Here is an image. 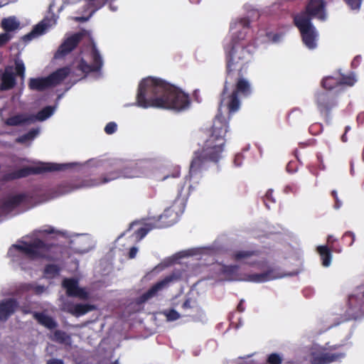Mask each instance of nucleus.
Listing matches in <instances>:
<instances>
[{
    "mask_svg": "<svg viewBox=\"0 0 364 364\" xmlns=\"http://www.w3.org/2000/svg\"><path fill=\"white\" fill-rule=\"evenodd\" d=\"M245 36V33L240 32L239 36H232L230 43L225 47V80L221 93L219 112L225 106L230 115L237 112L240 107L238 95L248 97L252 92L249 81L244 77L247 57L250 55Z\"/></svg>",
    "mask_w": 364,
    "mask_h": 364,
    "instance_id": "f257e3e1",
    "label": "nucleus"
},
{
    "mask_svg": "<svg viewBox=\"0 0 364 364\" xmlns=\"http://www.w3.org/2000/svg\"><path fill=\"white\" fill-rule=\"evenodd\" d=\"M191 105L189 95L174 85L159 78L149 77L139 85L136 105L144 109H159L183 111Z\"/></svg>",
    "mask_w": 364,
    "mask_h": 364,
    "instance_id": "f03ea898",
    "label": "nucleus"
},
{
    "mask_svg": "<svg viewBox=\"0 0 364 364\" xmlns=\"http://www.w3.org/2000/svg\"><path fill=\"white\" fill-rule=\"evenodd\" d=\"M228 128V122L221 113L218 114L202 149L194 152L189 168L190 178L201 176L211 162L218 163L221 159Z\"/></svg>",
    "mask_w": 364,
    "mask_h": 364,
    "instance_id": "7ed1b4c3",
    "label": "nucleus"
},
{
    "mask_svg": "<svg viewBox=\"0 0 364 364\" xmlns=\"http://www.w3.org/2000/svg\"><path fill=\"white\" fill-rule=\"evenodd\" d=\"M337 348L336 346H329L326 348L318 345H313L304 355L303 360L300 358L299 364H328L336 362L344 358L345 353H333Z\"/></svg>",
    "mask_w": 364,
    "mask_h": 364,
    "instance_id": "20e7f679",
    "label": "nucleus"
},
{
    "mask_svg": "<svg viewBox=\"0 0 364 364\" xmlns=\"http://www.w3.org/2000/svg\"><path fill=\"white\" fill-rule=\"evenodd\" d=\"M117 166L121 169L109 173L103 178L102 183H107L120 177L129 178L144 177L148 172L147 163L144 161H132L123 166L118 165Z\"/></svg>",
    "mask_w": 364,
    "mask_h": 364,
    "instance_id": "39448f33",
    "label": "nucleus"
},
{
    "mask_svg": "<svg viewBox=\"0 0 364 364\" xmlns=\"http://www.w3.org/2000/svg\"><path fill=\"white\" fill-rule=\"evenodd\" d=\"M69 164H60L55 163H42L37 166H26L4 175L6 181H13L25 178L33 174H39L45 172L62 171L65 169Z\"/></svg>",
    "mask_w": 364,
    "mask_h": 364,
    "instance_id": "423d86ee",
    "label": "nucleus"
},
{
    "mask_svg": "<svg viewBox=\"0 0 364 364\" xmlns=\"http://www.w3.org/2000/svg\"><path fill=\"white\" fill-rule=\"evenodd\" d=\"M53 246V245L46 243L40 239H37L31 243L23 242V245H14L15 249L24 253L32 259L48 258L49 253Z\"/></svg>",
    "mask_w": 364,
    "mask_h": 364,
    "instance_id": "0eeeda50",
    "label": "nucleus"
},
{
    "mask_svg": "<svg viewBox=\"0 0 364 364\" xmlns=\"http://www.w3.org/2000/svg\"><path fill=\"white\" fill-rule=\"evenodd\" d=\"M297 28L299 29L304 44L309 49H314L317 46L318 34L313 26L311 18L297 17Z\"/></svg>",
    "mask_w": 364,
    "mask_h": 364,
    "instance_id": "6e6552de",
    "label": "nucleus"
},
{
    "mask_svg": "<svg viewBox=\"0 0 364 364\" xmlns=\"http://www.w3.org/2000/svg\"><path fill=\"white\" fill-rule=\"evenodd\" d=\"M178 279V277L174 274L166 276L162 280L154 284L149 289L138 297L136 303L138 304H142L154 296H156L160 291L168 287L171 282L176 281Z\"/></svg>",
    "mask_w": 364,
    "mask_h": 364,
    "instance_id": "1a4fd4ad",
    "label": "nucleus"
},
{
    "mask_svg": "<svg viewBox=\"0 0 364 364\" xmlns=\"http://www.w3.org/2000/svg\"><path fill=\"white\" fill-rule=\"evenodd\" d=\"M326 2L324 0H309L304 13L301 14L299 17H312L316 18L321 21L326 19Z\"/></svg>",
    "mask_w": 364,
    "mask_h": 364,
    "instance_id": "9d476101",
    "label": "nucleus"
},
{
    "mask_svg": "<svg viewBox=\"0 0 364 364\" xmlns=\"http://www.w3.org/2000/svg\"><path fill=\"white\" fill-rule=\"evenodd\" d=\"M347 314L349 318L354 319L364 315V292L361 295L353 294L349 296Z\"/></svg>",
    "mask_w": 364,
    "mask_h": 364,
    "instance_id": "9b49d317",
    "label": "nucleus"
},
{
    "mask_svg": "<svg viewBox=\"0 0 364 364\" xmlns=\"http://www.w3.org/2000/svg\"><path fill=\"white\" fill-rule=\"evenodd\" d=\"M84 34L81 32L75 33L66 38L60 46L55 54V58H60L73 51L82 39Z\"/></svg>",
    "mask_w": 364,
    "mask_h": 364,
    "instance_id": "f8f14e48",
    "label": "nucleus"
},
{
    "mask_svg": "<svg viewBox=\"0 0 364 364\" xmlns=\"http://www.w3.org/2000/svg\"><path fill=\"white\" fill-rule=\"evenodd\" d=\"M356 82V79L353 74L345 76L339 74L338 76H327L322 80V86L326 90H332L338 85H346L352 86Z\"/></svg>",
    "mask_w": 364,
    "mask_h": 364,
    "instance_id": "ddd939ff",
    "label": "nucleus"
},
{
    "mask_svg": "<svg viewBox=\"0 0 364 364\" xmlns=\"http://www.w3.org/2000/svg\"><path fill=\"white\" fill-rule=\"evenodd\" d=\"M62 285L66 290L68 296L77 297L86 299L88 297L87 292L78 286V281L73 278H65L63 279Z\"/></svg>",
    "mask_w": 364,
    "mask_h": 364,
    "instance_id": "4468645a",
    "label": "nucleus"
},
{
    "mask_svg": "<svg viewBox=\"0 0 364 364\" xmlns=\"http://www.w3.org/2000/svg\"><path fill=\"white\" fill-rule=\"evenodd\" d=\"M316 103L321 113H328L336 105L332 95L327 92H321L317 94Z\"/></svg>",
    "mask_w": 364,
    "mask_h": 364,
    "instance_id": "2eb2a0df",
    "label": "nucleus"
},
{
    "mask_svg": "<svg viewBox=\"0 0 364 364\" xmlns=\"http://www.w3.org/2000/svg\"><path fill=\"white\" fill-rule=\"evenodd\" d=\"M18 307V302L15 299H6L0 301V321H6L14 314Z\"/></svg>",
    "mask_w": 364,
    "mask_h": 364,
    "instance_id": "dca6fc26",
    "label": "nucleus"
},
{
    "mask_svg": "<svg viewBox=\"0 0 364 364\" xmlns=\"http://www.w3.org/2000/svg\"><path fill=\"white\" fill-rule=\"evenodd\" d=\"M281 277L275 268L268 267L264 272L249 274L248 280L252 282L262 283Z\"/></svg>",
    "mask_w": 364,
    "mask_h": 364,
    "instance_id": "f3484780",
    "label": "nucleus"
},
{
    "mask_svg": "<svg viewBox=\"0 0 364 364\" xmlns=\"http://www.w3.org/2000/svg\"><path fill=\"white\" fill-rule=\"evenodd\" d=\"M95 306L90 304L65 303L63 305V311L75 316H82L93 310Z\"/></svg>",
    "mask_w": 364,
    "mask_h": 364,
    "instance_id": "a211bd4d",
    "label": "nucleus"
},
{
    "mask_svg": "<svg viewBox=\"0 0 364 364\" xmlns=\"http://www.w3.org/2000/svg\"><path fill=\"white\" fill-rule=\"evenodd\" d=\"M70 73V68L68 66L57 69L55 72L47 76L50 87L61 83Z\"/></svg>",
    "mask_w": 364,
    "mask_h": 364,
    "instance_id": "6ab92c4d",
    "label": "nucleus"
},
{
    "mask_svg": "<svg viewBox=\"0 0 364 364\" xmlns=\"http://www.w3.org/2000/svg\"><path fill=\"white\" fill-rule=\"evenodd\" d=\"M26 198V195L24 193H19L10 196L4 200L1 205V208L4 211H12L14 209L23 203Z\"/></svg>",
    "mask_w": 364,
    "mask_h": 364,
    "instance_id": "aec40b11",
    "label": "nucleus"
},
{
    "mask_svg": "<svg viewBox=\"0 0 364 364\" xmlns=\"http://www.w3.org/2000/svg\"><path fill=\"white\" fill-rule=\"evenodd\" d=\"M16 85L15 74L12 72V67L8 66L1 77V90H9Z\"/></svg>",
    "mask_w": 364,
    "mask_h": 364,
    "instance_id": "412c9836",
    "label": "nucleus"
},
{
    "mask_svg": "<svg viewBox=\"0 0 364 364\" xmlns=\"http://www.w3.org/2000/svg\"><path fill=\"white\" fill-rule=\"evenodd\" d=\"M33 318L38 321V323L52 330L58 326V323L51 316L45 314L43 312H34L33 314Z\"/></svg>",
    "mask_w": 364,
    "mask_h": 364,
    "instance_id": "4be33fe9",
    "label": "nucleus"
},
{
    "mask_svg": "<svg viewBox=\"0 0 364 364\" xmlns=\"http://www.w3.org/2000/svg\"><path fill=\"white\" fill-rule=\"evenodd\" d=\"M32 119L30 114H18L6 119L5 124L8 126H19L25 124H31Z\"/></svg>",
    "mask_w": 364,
    "mask_h": 364,
    "instance_id": "5701e85b",
    "label": "nucleus"
},
{
    "mask_svg": "<svg viewBox=\"0 0 364 364\" xmlns=\"http://www.w3.org/2000/svg\"><path fill=\"white\" fill-rule=\"evenodd\" d=\"M28 87L32 90L43 91L50 86L47 77L31 78L28 82Z\"/></svg>",
    "mask_w": 364,
    "mask_h": 364,
    "instance_id": "b1692460",
    "label": "nucleus"
},
{
    "mask_svg": "<svg viewBox=\"0 0 364 364\" xmlns=\"http://www.w3.org/2000/svg\"><path fill=\"white\" fill-rule=\"evenodd\" d=\"M55 107L46 106L40 110L36 114H30L32 123L36 121H44L49 118L54 112Z\"/></svg>",
    "mask_w": 364,
    "mask_h": 364,
    "instance_id": "393cba45",
    "label": "nucleus"
},
{
    "mask_svg": "<svg viewBox=\"0 0 364 364\" xmlns=\"http://www.w3.org/2000/svg\"><path fill=\"white\" fill-rule=\"evenodd\" d=\"M92 65L97 72L101 70L103 65L102 56L95 45H93L91 50Z\"/></svg>",
    "mask_w": 364,
    "mask_h": 364,
    "instance_id": "a878e982",
    "label": "nucleus"
},
{
    "mask_svg": "<svg viewBox=\"0 0 364 364\" xmlns=\"http://www.w3.org/2000/svg\"><path fill=\"white\" fill-rule=\"evenodd\" d=\"M238 270L239 266L237 265H224L221 272L228 280L233 281L237 279Z\"/></svg>",
    "mask_w": 364,
    "mask_h": 364,
    "instance_id": "bb28decb",
    "label": "nucleus"
},
{
    "mask_svg": "<svg viewBox=\"0 0 364 364\" xmlns=\"http://www.w3.org/2000/svg\"><path fill=\"white\" fill-rule=\"evenodd\" d=\"M259 250H240L235 252L232 257L235 261L239 262L252 256H259Z\"/></svg>",
    "mask_w": 364,
    "mask_h": 364,
    "instance_id": "cd10ccee",
    "label": "nucleus"
},
{
    "mask_svg": "<svg viewBox=\"0 0 364 364\" xmlns=\"http://www.w3.org/2000/svg\"><path fill=\"white\" fill-rule=\"evenodd\" d=\"M19 22L15 17H9L4 18L1 21V27L6 32L14 31L19 28Z\"/></svg>",
    "mask_w": 364,
    "mask_h": 364,
    "instance_id": "c85d7f7f",
    "label": "nucleus"
},
{
    "mask_svg": "<svg viewBox=\"0 0 364 364\" xmlns=\"http://www.w3.org/2000/svg\"><path fill=\"white\" fill-rule=\"evenodd\" d=\"M317 250L322 260V264L324 267H328L331 262V254L328 247L325 245L318 246Z\"/></svg>",
    "mask_w": 364,
    "mask_h": 364,
    "instance_id": "c756f323",
    "label": "nucleus"
},
{
    "mask_svg": "<svg viewBox=\"0 0 364 364\" xmlns=\"http://www.w3.org/2000/svg\"><path fill=\"white\" fill-rule=\"evenodd\" d=\"M60 272V268L55 264H46L43 269V275L47 279H53L57 277Z\"/></svg>",
    "mask_w": 364,
    "mask_h": 364,
    "instance_id": "7c9ffc66",
    "label": "nucleus"
},
{
    "mask_svg": "<svg viewBox=\"0 0 364 364\" xmlns=\"http://www.w3.org/2000/svg\"><path fill=\"white\" fill-rule=\"evenodd\" d=\"M50 339L58 343L65 344L70 341V338L65 331L55 330L51 336Z\"/></svg>",
    "mask_w": 364,
    "mask_h": 364,
    "instance_id": "2f4dec72",
    "label": "nucleus"
},
{
    "mask_svg": "<svg viewBox=\"0 0 364 364\" xmlns=\"http://www.w3.org/2000/svg\"><path fill=\"white\" fill-rule=\"evenodd\" d=\"M92 67V64H88L85 60L82 58L78 63L77 69L87 75L92 72H97Z\"/></svg>",
    "mask_w": 364,
    "mask_h": 364,
    "instance_id": "473e14b6",
    "label": "nucleus"
},
{
    "mask_svg": "<svg viewBox=\"0 0 364 364\" xmlns=\"http://www.w3.org/2000/svg\"><path fill=\"white\" fill-rule=\"evenodd\" d=\"M15 64V70H16V75H18L21 77V79L24 78L25 76V65L22 60L21 59H16L14 60Z\"/></svg>",
    "mask_w": 364,
    "mask_h": 364,
    "instance_id": "72a5a7b5",
    "label": "nucleus"
},
{
    "mask_svg": "<svg viewBox=\"0 0 364 364\" xmlns=\"http://www.w3.org/2000/svg\"><path fill=\"white\" fill-rule=\"evenodd\" d=\"M272 194L273 191L272 189H269L263 198V202L268 209H270L271 204H274L275 203V199L274 198Z\"/></svg>",
    "mask_w": 364,
    "mask_h": 364,
    "instance_id": "f704fd0d",
    "label": "nucleus"
},
{
    "mask_svg": "<svg viewBox=\"0 0 364 364\" xmlns=\"http://www.w3.org/2000/svg\"><path fill=\"white\" fill-rule=\"evenodd\" d=\"M48 26V24L46 23L45 21H42L37 25H36L32 31H33L36 36L41 35L44 33Z\"/></svg>",
    "mask_w": 364,
    "mask_h": 364,
    "instance_id": "c9c22d12",
    "label": "nucleus"
},
{
    "mask_svg": "<svg viewBox=\"0 0 364 364\" xmlns=\"http://www.w3.org/2000/svg\"><path fill=\"white\" fill-rule=\"evenodd\" d=\"M181 175V168L178 166H173L170 173L164 175L162 180L164 181L168 178H178Z\"/></svg>",
    "mask_w": 364,
    "mask_h": 364,
    "instance_id": "e433bc0d",
    "label": "nucleus"
},
{
    "mask_svg": "<svg viewBox=\"0 0 364 364\" xmlns=\"http://www.w3.org/2000/svg\"><path fill=\"white\" fill-rule=\"evenodd\" d=\"M150 228H146L145 227H141L139 228L136 231L134 232L135 238L137 241L141 240L143 239L147 233L149 232Z\"/></svg>",
    "mask_w": 364,
    "mask_h": 364,
    "instance_id": "4c0bfd02",
    "label": "nucleus"
},
{
    "mask_svg": "<svg viewBox=\"0 0 364 364\" xmlns=\"http://www.w3.org/2000/svg\"><path fill=\"white\" fill-rule=\"evenodd\" d=\"M267 361L269 364H281L282 358L278 353H272L269 355Z\"/></svg>",
    "mask_w": 364,
    "mask_h": 364,
    "instance_id": "58836bf2",
    "label": "nucleus"
},
{
    "mask_svg": "<svg viewBox=\"0 0 364 364\" xmlns=\"http://www.w3.org/2000/svg\"><path fill=\"white\" fill-rule=\"evenodd\" d=\"M170 210H166L160 216H159V220H161L162 223H164V225L161 227H168L172 225L174 222L173 220H168L166 221V219L168 218L169 215Z\"/></svg>",
    "mask_w": 364,
    "mask_h": 364,
    "instance_id": "ea45409f",
    "label": "nucleus"
},
{
    "mask_svg": "<svg viewBox=\"0 0 364 364\" xmlns=\"http://www.w3.org/2000/svg\"><path fill=\"white\" fill-rule=\"evenodd\" d=\"M166 316L167 321H173L178 319L180 318V314L175 309H171L166 314Z\"/></svg>",
    "mask_w": 364,
    "mask_h": 364,
    "instance_id": "a19ab883",
    "label": "nucleus"
},
{
    "mask_svg": "<svg viewBox=\"0 0 364 364\" xmlns=\"http://www.w3.org/2000/svg\"><path fill=\"white\" fill-rule=\"evenodd\" d=\"M353 10H359L363 0H345Z\"/></svg>",
    "mask_w": 364,
    "mask_h": 364,
    "instance_id": "79ce46f5",
    "label": "nucleus"
},
{
    "mask_svg": "<svg viewBox=\"0 0 364 364\" xmlns=\"http://www.w3.org/2000/svg\"><path fill=\"white\" fill-rule=\"evenodd\" d=\"M117 129V125L114 122H110L107 124V125L105 127V132L107 134H114Z\"/></svg>",
    "mask_w": 364,
    "mask_h": 364,
    "instance_id": "37998d69",
    "label": "nucleus"
},
{
    "mask_svg": "<svg viewBox=\"0 0 364 364\" xmlns=\"http://www.w3.org/2000/svg\"><path fill=\"white\" fill-rule=\"evenodd\" d=\"M243 159H244V156L242 154L238 153V154H235L234 160H233L234 165L237 167L240 166L242 164Z\"/></svg>",
    "mask_w": 364,
    "mask_h": 364,
    "instance_id": "c03bdc74",
    "label": "nucleus"
},
{
    "mask_svg": "<svg viewBox=\"0 0 364 364\" xmlns=\"http://www.w3.org/2000/svg\"><path fill=\"white\" fill-rule=\"evenodd\" d=\"M11 38V35L8 32L0 34V46H3L9 42Z\"/></svg>",
    "mask_w": 364,
    "mask_h": 364,
    "instance_id": "a18cd8bd",
    "label": "nucleus"
},
{
    "mask_svg": "<svg viewBox=\"0 0 364 364\" xmlns=\"http://www.w3.org/2000/svg\"><path fill=\"white\" fill-rule=\"evenodd\" d=\"M286 170L289 173H293L296 171V162L290 161L286 167Z\"/></svg>",
    "mask_w": 364,
    "mask_h": 364,
    "instance_id": "49530a36",
    "label": "nucleus"
},
{
    "mask_svg": "<svg viewBox=\"0 0 364 364\" xmlns=\"http://www.w3.org/2000/svg\"><path fill=\"white\" fill-rule=\"evenodd\" d=\"M348 237L350 239L349 242V245H352L355 240V235L350 232L345 233V235H343V240L346 241Z\"/></svg>",
    "mask_w": 364,
    "mask_h": 364,
    "instance_id": "de8ad7c7",
    "label": "nucleus"
},
{
    "mask_svg": "<svg viewBox=\"0 0 364 364\" xmlns=\"http://www.w3.org/2000/svg\"><path fill=\"white\" fill-rule=\"evenodd\" d=\"M35 36H36L35 35L33 31H31L30 33H28L26 35L23 36L22 37V38H23V40L24 41L27 42V41H30L31 40H32Z\"/></svg>",
    "mask_w": 364,
    "mask_h": 364,
    "instance_id": "09e8293b",
    "label": "nucleus"
},
{
    "mask_svg": "<svg viewBox=\"0 0 364 364\" xmlns=\"http://www.w3.org/2000/svg\"><path fill=\"white\" fill-rule=\"evenodd\" d=\"M137 252H138L137 247H131L129 250V258L134 259L136 257Z\"/></svg>",
    "mask_w": 364,
    "mask_h": 364,
    "instance_id": "8fccbe9b",
    "label": "nucleus"
},
{
    "mask_svg": "<svg viewBox=\"0 0 364 364\" xmlns=\"http://www.w3.org/2000/svg\"><path fill=\"white\" fill-rule=\"evenodd\" d=\"M28 136H29V138L31 139V140L33 139L38 134V129H32L31 130H30L28 132L26 133Z\"/></svg>",
    "mask_w": 364,
    "mask_h": 364,
    "instance_id": "3c124183",
    "label": "nucleus"
},
{
    "mask_svg": "<svg viewBox=\"0 0 364 364\" xmlns=\"http://www.w3.org/2000/svg\"><path fill=\"white\" fill-rule=\"evenodd\" d=\"M29 140H31V139L28 136L27 134H23L16 139L19 143H25Z\"/></svg>",
    "mask_w": 364,
    "mask_h": 364,
    "instance_id": "603ef678",
    "label": "nucleus"
},
{
    "mask_svg": "<svg viewBox=\"0 0 364 364\" xmlns=\"http://www.w3.org/2000/svg\"><path fill=\"white\" fill-rule=\"evenodd\" d=\"M47 364H64L61 359L53 358L47 362Z\"/></svg>",
    "mask_w": 364,
    "mask_h": 364,
    "instance_id": "864d4df0",
    "label": "nucleus"
},
{
    "mask_svg": "<svg viewBox=\"0 0 364 364\" xmlns=\"http://www.w3.org/2000/svg\"><path fill=\"white\" fill-rule=\"evenodd\" d=\"M360 59H361V58L359 55L355 57L351 63L352 66L354 68H356L357 66H358V65L360 64Z\"/></svg>",
    "mask_w": 364,
    "mask_h": 364,
    "instance_id": "5fc2aeb1",
    "label": "nucleus"
},
{
    "mask_svg": "<svg viewBox=\"0 0 364 364\" xmlns=\"http://www.w3.org/2000/svg\"><path fill=\"white\" fill-rule=\"evenodd\" d=\"M303 293L305 296H310L314 294V291L311 288H306L303 291Z\"/></svg>",
    "mask_w": 364,
    "mask_h": 364,
    "instance_id": "6e6d98bb",
    "label": "nucleus"
},
{
    "mask_svg": "<svg viewBox=\"0 0 364 364\" xmlns=\"http://www.w3.org/2000/svg\"><path fill=\"white\" fill-rule=\"evenodd\" d=\"M89 18H90L89 16L88 17L77 16V17H75L74 19L77 22H85V21H88Z\"/></svg>",
    "mask_w": 364,
    "mask_h": 364,
    "instance_id": "4d7b16f0",
    "label": "nucleus"
},
{
    "mask_svg": "<svg viewBox=\"0 0 364 364\" xmlns=\"http://www.w3.org/2000/svg\"><path fill=\"white\" fill-rule=\"evenodd\" d=\"M240 23L242 25V26L245 28H248L250 25V21L248 19L244 18L242 19L240 21Z\"/></svg>",
    "mask_w": 364,
    "mask_h": 364,
    "instance_id": "13d9d810",
    "label": "nucleus"
},
{
    "mask_svg": "<svg viewBox=\"0 0 364 364\" xmlns=\"http://www.w3.org/2000/svg\"><path fill=\"white\" fill-rule=\"evenodd\" d=\"M182 307H183V309H188V308H191V301H190V300H189V299H186V300L183 302V305H182Z\"/></svg>",
    "mask_w": 364,
    "mask_h": 364,
    "instance_id": "bf43d9fd",
    "label": "nucleus"
},
{
    "mask_svg": "<svg viewBox=\"0 0 364 364\" xmlns=\"http://www.w3.org/2000/svg\"><path fill=\"white\" fill-rule=\"evenodd\" d=\"M335 200H336V203H335L334 208L336 209L340 208L342 205L341 200L339 198L335 199Z\"/></svg>",
    "mask_w": 364,
    "mask_h": 364,
    "instance_id": "052dcab7",
    "label": "nucleus"
},
{
    "mask_svg": "<svg viewBox=\"0 0 364 364\" xmlns=\"http://www.w3.org/2000/svg\"><path fill=\"white\" fill-rule=\"evenodd\" d=\"M237 309L240 312H243L245 311V307L243 306L242 301L238 304V305L237 306Z\"/></svg>",
    "mask_w": 364,
    "mask_h": 364,
    "instance_id": "680f3d73",
    "label": "nucleus"
},
{
    "mask_svg": "<svg viewBox=\"0 0 364 364\" xmlns=\"http://www.w3.org/2000/svg\"><path fill=\"white\" fill-rule=\"evenodd\" d=\"M357 119L359 123H363L364 122V112L359 114Z\"/></svg>",
    "mask_w": 364,
    "mask_h": 364,
    "instance_id": "e2e57ef3",
    "label": "nucleus"
},
{
    "mask_svg": "<svg viewBox=\"0 0 364 364\" xmlns=\"http://www.w3.org/2000/svg\"><path fill=\"white\" fill-rule=\"evenodd\" d=\"M341 140L343 142H346L347 141L346 133H344V134H343V136H341Z\"/></svg>",
    "mask_w": 364,
    "mask_h": 364,
    "instance_id": "0e129e2a",
    "label": "nucleus"
},
{
    "mask_svg": "<svg viewBox=\"0 0 364 364\" xmlns=\"http://www.w3.org/2000/svg\"><path fill=\"white\" fill-rule=\"evenodd\" d=\"M332 195H333V196L334 197L335 199L338 198L336 191H332Z\"/></svg>",
    "mask_w": 364,
    "mask_h": 364,
    "instance_id": "69168bd1",
    "label": "nucleus"
},
{
    "mask_svg": "<svg viewBox=\"0 0 364 364\" xmlns=\"http://www.w3.org/2000/svg\"><path fill=\"white\" fill-rule=\"evenodd\" d=\"M200 0H190V2L193 4H199Z\"/></svg>",
    "mask_w": 364,
    "mask_h": 364,
    "instance_id": "338daca9",
    "label": "nucleus"
},
{
    "mask_svg": "<svg viewBox=\"0 0 364 364\" xmlns=\"http://www.w3.org/2000/svg\"><path fill=\"white\" fill-rule=\"evenodd\" d=\"M291 17L293 23L296 26V14H292Z\"/></svg>",
    "mask_w": 364,
    "mask_h": 364,
    "instance_id": "774afa93",
    "label": "nucleus"
}]
</instances>
